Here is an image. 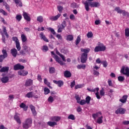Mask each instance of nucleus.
Listing matches in <instances>:
<instances>
[{"label":"nucleus","mask_w":129,"mask_h":129,"mask_svg":"<svg viewBox=\"0 0 129 129\" xmlns=\"http://www.w3.org/2000/svg\"><path fill=\"white\" fill-rule=\"evenodd\" d=\"M81 52H82V53L81 56V63H86L87 61V57L88 56V53L90 52V48H81Z\"/></svg>","instance_id":"nucleus-1"},{"label":"nucleus","mask_w":129,"mask_h":129,"mask_svg":"<svg viewBox=\"0 0 129 129\" xmlns=\"http://www.w3.org/2000/svg\"><path fill=\"white\" fill-rule=\"evenodd\" d=\"M85 8L86 11L88 12L89 11V5L91 8H98V7H100V4L98 2H86L84 3Z\"/></svg>","instance_id":"nucleus-2"},{"label":"nucleus","mask_w":129,"mask_h":129,"mask_svg":"<svg viewBox=\"0 0 129 129\" xmlns=\"http://www.w3.org/2000/svg\"><path fill=\"white\" fill-rule=\"evenodd\" d=\"M32 123H33V119L31 118H27L22 123V126L25 129L30 128L32 126Z\"/></svg>","instance_id":"nucleus-3"},{"label":"nucleus","mask_w":129,"mask_h":129,"mask_svg":"<svg viewBox=\"0 0 129 129\" xmlns=\"http://www.w3.org/2000/svg\"><path fill=\"white\" fill-rule=\"evenodd\" d=\"M120 73L123 74V75H126L127 77H129V68L128 67H125L124 66L122 67L120 70Z\"/></svg>","instance_id":"nucleus-4"},{"label":"nucleus","mask_w":129,"mask_h":129,"mask_svg":"<svg viewBox=\"0 0 129 129\" xmlns=\"http://www.w3.org/2000/svg\"><path fill=\"white\" fill-rule=\"evenodd\" d=\"M126 110L123 108H119L115 112L116 114H124Z\"/></svg>","instance_id":"nucleus-5"},{"label":"nucleus","mask_w":129,"mask_h":129,"mask_svg":"<svg viewBox=\"0 0 129 129\" xmlns=\"http://www.w3.org/2000/svg\"><path fill=\"white\" fill-rule=\"evenodd\" d=\"M25 69V67L24 66L21 65L20 63H17L14 66V70H23V69Z\"/></svg>","instance_id":"nucleus-6"},{"label":"nucleus","mask_w":129,"mask_h":129,"mask_svg":"<svg viewBox=\"0 0 129 129\" xmlns=\"http://www.w3.org/2000/svg\"><path fill=\"white\" fill-rule=\"evenodd\" d=\"M61 17V15L60 14H58L57 15L55 16H50L49 17V20L51 21L52 22L57 21L59 18Z\"/></svg>","instance_id":"nucleus-7"},{"label":"nucleus","mask_w":129,"mask_h":129,"mask_svg":"<svg viewBox=\"0 0 129 129\" xmlns=\"http://www.w3.org/2000/svg\"><path fill=\"white\" fill-rule=\"evenodd\" d=\"M53 83H55V84H56L58 87H62L64 85V83L63 82V81L59 80V81H56L53 80Z\"/></svg>","instance_id":"nucleus-8"},{"label":"nucleus","mask_w":129,"mask_h":129,"mask_svg":"<svg viewBox=\"0 0 129 129\" xmlns=\"http://www.w3.org/2000/svg\"><path fill=\"white\" fill-rule=\"evenodd\" d=\"M98 45L99 46L100 48V52H104L105 50H106V47L104 46L103 43H101L100 42H99Z\"/></svg>","instance_id":"nucleus-9"},{"label":"nucleus","mask_w":129,"mask_h":129,"mask_svg":"<svg viewBox=\"0 0 129 129\" xmlns=\"http://www.w3.org/2000/svg\"><path fill=\"white\" fill-rule=\"evenodd\" d=\"M40 37L41 38V40H43L44 42H46L47 43H49V40H48V38L46 37V36L44 35V33L41 32L39 34Z\"/></svg>","instance_id":"nucleus-10"},{"label":"nucleus","mask_w":129,"mask_h":129,"mask_svg":"<svg viewBox=\"0 0 129 129\" xmlns=\"http://www.w3.org/2000/svg\"><path fill=\"white\" fill-rule=\"evenodd\" d=\"M128 97V96H127V95H123L122 97V98L119 100V101H120V102H121V103H125V102H126L127 100Z\"/></svg>","instance_id":"nucleus-11"},{"label":"nucleus","mask_w":129,"mask_h":129,"mask_svg":"<svg viewBox=\"0 0 129 129\" xmlns=\"http://www.w3.org/2000/svg\"><path fill=\"white\" fill-rule=\"evenodd\" d=\"M32 85H33V80L31 79H28L27 80H26L24 85L26 87H28L29 86H31Z\"/></svg>","instance_id":"nucleus-12"},{"label":"nucleus","mask_w":129,"mask_h":129,"mask_svg":"<svg viewBox=\"0 0 129 129\" xmlns=\"http://www.w3.org/2000/svg\"><path fill=\"white\" fill-rule=\"evenodd\" d=\"M30 108L33 115H34V116H35V115H37V111H36V108L35 107V106H34L33 105H30Z\"/></svg>","instance_id":"nucleus-13"},{"label":"nucleus","mask_w":129,"mask_h":129,"mask_svg":"<svg viewBox=\"0 0 129 129\" xmlns=\"http://www.w3.org/2000/svg\"><path fill=\"white\" fill-rule=\"evenodd\" d=\"M54 58L55 59V61H56V62L60 64V65H63L64 63H63V61L61 60V59L59 58V56H58V55H55Z\"/></svg>","instance_id":"nucleus-14"},{"label":"nucleus","mask_w":129,"mask_h":129,"mask_svg":"<svg viewBox=\"0 0 129 129\" xmlns=\"http://www.w3.org/2000/svg\"><path fill=\"white\" fill-rule=\"evenodd\" d=\"M11 53L13 57H16L17 55H18V50L16 48H13L11 49Z\"/></svg>","instance_id":"nucleus-15"},{"label":"nucleus","mask_w":129,"mask_h":129,"mask_svg":"<svg viewBox=\"0 0 129 129\" xmlns=\"http://www.w3.org/2000/svg\"><path fill=\"white\" fill-rule=\"evenodd\" d=\"M23 16L24 17L25 20L28 21V22H30L31 21V18L29 16V15L27 12H23Z\"/></svg>","instance_id":"nucleus-16"},{"label":"nucleus","mask_w":129,"mask_h":129,"mask_svg":"<svg viewBox=\"0 0 129 129\" xmlns=\"http://www.w3.org/2000/svg\"><path fill=\"white\" fill-rule=\"evenodd\" d=\"M9 80H10V79L8 76L3 77L1 78L2 83H8V82H9Z\"/></svg>","instance_id":"nucleus-17"},{"label":"nucleus","mask_w":129,"mask_h":129,"mask_svg":"<svg viewBox=\"0 0 129 129\" xmlns=\"http://www.w3.org/2000/svg\"><path fill=\"white\" fill-rule=\"evenodd\" d=\"M14 119L17 121V123H19V124H21L22 123V121H21V119L20 118V116L18 115L17 114H16L14 117Z\"/></svg>","instance_id":"nucleus-18"},{"label":"nucleus","mask_w":129,"mask_h":129,"mask_svg":"<svg viewBox=\"0 0 129 129\" xmlns=\"http://www.w3.org/2000/svg\"><path fill=\"white\" fill-rule=\"evenodd\" d=\"M102 114V113H101V112H98L96 113L93 114H92L93 118H94V119H96L97 117H98L99 116H100V115H101Z\"/></svg>","instance_id":"nucleus-19"},{"label":"nucleus","mask_w":129,"mask_h":129,"mask_svg":"<svg viewBox=\"0 0 129 129\" xmlns=\"http://www.w3.org/2000/svg\"><path fill=\"white\" fill-rule=\"evenodd\" d=\"M64 77L66 78H69L71 77V73L69 71H66L64 73Z\"/></svg>","instance_id":"nucleus-20"},{"label":"nucleus","mask_w":129,"mask_h":129,"mask_svg":"<svg viewBox=\"0 0 129 129\" xmlns=\"http://www.w3.org/2000/svg\"><path fill=\"white\" fill-rule=\"evenodd\" d=\"M47 125L49 126H51V127H53V126H55V125H57V122L55 121H49L47 122Z\"/></svg>","instance_id":"nucleus-21"},{"label":"nucleus","mask_w":129,"mask_h":129,"mask_svg":"<svg viewBox=\"0 0 129 129\" xmlns=\"http://www.w3.org/2000/svg\"><path fill=\"white\" fill-rule=\"evenodd\" d=\"M50 119L52 121H59L61 119V118L59 116H53L51 117Z\"/></svg>","instance_id":"nucleus-22"},{"label":"nucleus","mask_w":129,"mask_h":129,"mask_svg":"<svg viewBox=\"0 0 129 129\" xmlns=\"http://www.w3.org/2000/svg\"><path fill=\"white\" fill-rule=\"evenodd\" d=\"M20 107L21 108H23L24 110L26 111V110H28V106L25 104L24 103H21V104L20 105Z\"/></svg>","instance_id":"nucleus-23"},{"label":"nucleus","mask_w":129,"mask_h":129,"mask_svg":"<svg viewBox=\"0 0 129 129\" xmlns=\"http://www.w3.org/2000/svg\"><path fill=\"white\" fill-rule=\"evenodd\" d=\"M2 57L3 58L6 59L7 57H8V52H7V50L6 49H3L2 50Z\"/></svg>","instance_id":"nucleus-24"},{"label":"nucleus","mask_w":129,"mask_h":129,"mask_svg":"<svg viewBox=\"0 0 129 129\" xmlns=\"http://www.w3.org/2000/svg\"><path fill=\"white\" fill-rule=\"evenodd\" d=\"M102 118H103V116H101L100 117H99L96 121L97 123H98L99 124L102 123V122H103V120H102Z\"/></svg>","instance_id":"nucleus-25"},{"label":"nucleus","mask_w":129,"mask_h":129,"mask_svg":"<svg viewBox=\"0 0 129 129\" xmlns=\"http://www.w3.org/2000/svg\"><path fill=\"white\" fill-rule=\"evenodd\" d=\"M3 31L8 39L9 38V34H8V32H7V28L4 26H3Z\"/></svg>","instance_id":"nucleus-26"},{"label":"nucleus","mask_w":129,"mask_h":129,"mask_svg":"<svg viewBox=\"0 0 129 129\" xmlns=\"http://www.w3.org/2000/svg\"><path fill=\"white\" fill-rule=\"evenodd\" d=\"M34 95H33V92H30L27 93V94L25 95V97H27L28 98H32Z\"/></svg>","instance_id":"nucleus-27"},{"label":"nucleus","mask_w":129,"mask_h":129,"mask_svg":"<svg viewBox=\"0 0 129 129\" xmlns=\"http://www.w3.org/2000/svg\"><path fill=\"white\" fill-rule=\"evenodd\" d=\"M9 67H3L1 70H0V72L3 73V72H8L9 71Z\"/></svg>","instance_id":"nucleus-28"},{"label":"nucleus","mask_w":129,"mask_h":129,"mask_svg":"<svg viewBox=\"0 0 129 129\" xmlns=\"http://www.w3.org/2000/svg\"><path fill=\"white\" fill-rule=\"evenodd\" d=\"M16 5H18L19 7H23V4L20 0H13Z\"/></svg>","instance_id":"nucleus-29"},{"label":"nucleus","mask_w":129,"mask_h":129,"mask_svg":"<svg viewBox=\"0 0 129 129\" xmlns=\"http://www.w3.org/2000/svg\"><path fill=\"white\" fill-rule=\"evenodd\" d=\"M57 29V33H62V31H63V29H65L63 26L61 25H58Z\"/></svg>","instance_id":"nucleus-30"},{"label":"nucleus","mask_w":129,"mask_h":129,"mask_svg":"<svg viewBox=\"0 0 129 129\" xmlns=\"http://www.w3.org/2000/svg\"><path fill=\"white\" fill-rule=\"evenodd\" d=\"M81 41V36L80 35H79L77 36V39L76 40V45H77L79 43H80V41Z\"/></svg>","instance_id":"nucleus-31"},{"label":"nucleus","mask_w":129,"mask_h":129,"mask_svg":"<svg viewBox=\"0 0 129 129\" xmlns=\"http://www.w3.org/2000/svg\"><path fill=\"white\" fill-rule=\"evenodd\" d=\"M73 39H74V37H73V35H68L67 36V41H72L73 40Z\"/></svg>","instance_id":"nucleus-32"},{"label":"nucleus","mask_w":129,"mask_h":129,"mask_svg":"<svg viewBox=\"0 0 129 129\" xmlns=\"http://www.w3.org/2000/svg\"><path fill=\"white\" fill-rule=\"evenodd\" d=\"M77 68L78 69H84V70H85V68H86V65H85V64H78V66H77Z\"/></svg>","instance_id":"nucleus-33"},{"label":"nucleus","mask_w":129,"mask_h":129,"mask_svg":"<svg viewBox=\"0 0 129 129\" xmlns=\"http://www.w3.org/2000/svg\"><path fill=\"white\" fill-rule=\"evenodd\" d=\"M37 22H39V23H43V16H38L37 18Z\"/></svg>","instance_id":"nucleus-34"},{"label":"nucleus","mask_w":129,"mask_h":129,"mask_svg":"<svg viewBox=\"0 0 129 129\" xmlns=\"http://www.w3.org/2000/svg\"><path fill=\"white\" fill-rule=\"evenodd\" d=\"M55 98H54V97L52 96H50L47 100L48 101V102H50V103H52V102L54 101V99H55Z\"/></svg>","instance_id":"nucleus-35"},{"label":"nucleus","mask_w":129,"mask_h":129,"mask_svg":"<svg viewBox=\"0 0 129 129\" xmlns=\"http://www.w3.org/2000/svg\"><path fill=\"white\" fill-rule=\"evenodd\" d=\"M96 91L97 92L95 93V95L97 99H100L101 97H100V96H99V93L98 92V91H99V88H97L96 89Z\"/></svg>","instance_id":"nucleus-36"},{"label":"nucleus","mask_w":129,"mask_h":129,"mask_svg":"<svg viewBox=\"0 0 129 129\" xmlns=\"http://www.w3.org/2000/svg\"><path fill=\"white\" fill-rule=\"evenodd\" d=\"M44 94L45 95H47V94H49L50 93V89L48 88H44Z\"/></svg>","instance_id":"nucleus-37"},{"label":"nucleus","mask_w":129,"mask_h":129,"mask_svg":"<svg viewBox=\"0 0 129 129\" xmlns=\"http://www.w3.org/2000/svg\"><path fill=\"white\" fill-rule=\"evenodd\" d=\"M49 72L50 74H53L55 72V68L54 67H50L49 69Z\"/></svg>","instance_id":"nucleus-38"},{"label":"nucleus","mask_w":129,"mask_h":129,"mask_svg":"<svg viewBox=\"0 0 129 129\" xmlns=\"http://www.w3.org/2000/svg\"><path fill=\"white\" fill-rule=\"evenodd\" d=\"M21 39L23 43H25V42L27 41V37H26V35H25L24 34H22L21 35Z\"/></svg>","instance_id":"nucleus-39"},{"label":"nucleus","mask_w":129,"mask_h":129,"mask_svg":"<svg viewBox=\"0 0 129 129\" xmlns=\"http://www.w3.org/2000/svg\"><path fill=\"white\" fill-rule=\"evenodd\" d=\"M114 11H115V12H117L118 14H121L122 10H121L120 8L119 7H116L114 9Z\"/></svg>","instance_id":"nucleus-40"},{"label":"nucleus","mask_w":129,"mask_h":129,"mask_svg":"<svg viewBox=\"0 0 129 129\" xmlns=\"http://www.w3.org/2000/svg\"><path fill=\"white\" fill-rule=\"evenodd\" d=\"M47 30H48V31H50L52 35H56V32H55L54 29L49 27L47 28Z\"/></svg>","instance_id":"nucleus-41"},{"label":"nucleus","mask_w":129,"mask_h":129,"mask_svg":"<svg viewBox=\"0 0 129 129\" xmlns=\"http://www.w3.org/2000/svg\"><path fill=\"white\" fill-rule=\"evenodd\" d=\"M90 100H91V98L89 96H88L86 98V103H87V104H89V103H90Z\"/></svg>","instance_id":"nucleus-42"},{"label":"nucleus","mask_w":129,"mask_h":129,"mask_svg":"<svg viewBox=\"0 0 129 129\" xmlns=\"http://www.w3.org/2000/svg\"><path fill=\"white\" fill-rule=\"evenodd\" d=\"M68 118V119H72V120H75V116L73 114H70Z\"/></svg>","instance_id":"nucleus-43"},{"label":"nucleus","mask_w":129,"mask_h":129,"mask_svg":"<svg viewBox=\"0 0 129 129\" xmlns=\"http://www.w3.org/2000/svg\"><path fill=\"white\" fill-rule=\"evenodd\" d=\"M125 37H129V28H126L125 29Z\"/></svg>","instance_id":"nucleus-44"},{"label":"nucleus","mask_w":129,"mask_h":129,"mask_svg":"<svg viewBox=\"0 0 129 129\" xmlns=\"http://www.w3.org/2000/svg\"><path fill=\"white\" fill-rule=\"evenodd\" d=\"M104 94H105V92H104V89L102 88L100 90V95L101 96H104Z\"/></svg>","instance_id":"nucleus-45"},{"label":"nucleus","mask_w":129,"mask_h":129,"mask_svg":"<svg viewBox=\"0 0 129 129\" xmlns=\"http://www.w3.org/2000/svg\"><path fill=\"white\" fill-rule=\"evenodd\" d=\"M16 47L18 51H20L21 50V44H20V42H17L16 43Z\"/></svg>","instance_id":"nucleus-46"},{"label":"nucleus","mask_w":129,"mask_h":129,"mask_svg":"<svg viewBox=\"0 0 129 129\" xmlns=\"http://www.w3.org/2000/svg\"><path fill=\"white\" fill-rule=\"evenodd\" d=\"M87 37L88 38H92L93 37V33H92V32H89L87 34Z\"/></svg>","instance_id":"nucleus-47"},{"label":"nucleus","mask_w":129,"mask_h":129,"mask_svg":"<svg viewBox=\"0 0 129 129\" xmlns=\"http://www.w3.org/2000/svg\"><path fill=\"white\" fill-rule=\"evenodd\" d=\"M16 19L17 21H18V22H20L21 20H22V15H17L16 17Z\"/></svg>","instance_id":"nucleus-48"},{"label":"nucleus","mask_w":129,"mask_h":129,"mask_svg":"<svg viewBox=\"0 0 129 129\" xmlns=\"http://www.w3.org/2000/svg\"><path fill=\"white\" fill-rule=\"evenodd\" d=\"M13 41H14V42H15V43L16 44L17 43H19L20 42V41H19V39H18V37H13L12 38Z\"/></svg>","instance_id":"nucleus-49"},{"label":"nucleus","mask_w":129,"mask_h":129,"mask_svg":"<svg viewBox=\"0 0 129 129\" xmlns=\"http://www.w3.org/2000/svg\"><path fill=\"white\" fill-rule=\"evenodd\" d=\"M71 7L73 9H76V8H77V4L75 3H72L71 4Z\"/></svg>","instance_id":"nucleus-50"},{"label":"nucleus","mask_w":129,"mask_h":129,"mask_svg":"<svg viewBox=\"0 0 129 129\" xmlns=\"http://www.w3.org/2000/svg\"><path fill=\"white\" fill-rule=\"evenodd\" d=\"M57 10L59 13H61L63 11V7L61 6H57Z\"/></svg>","instance_id":"nucleus-51"},{"label":"nucleus","mask_w":129,"mask_h":129,"mask_svg":"<svg viewBox=\"0 0 129 129\" xmlns=\"http://www.w3.org/2000/svg\"><path fill=\"white\" fill-rule=\"evenodd\" d=\"M79 103L81 105H84V104H86V102L85 101V100H81Z\"/></svg>","instance_id":"nucleus-52"},{"label":"nucleus","mask_w":129,"mask_h":129,"mask_svg":"<svg viewBox=\"0 0 129 129\" xmlns=\"http://www.w3.org/2000/svg\"><path fill=\"white\" fill-rule=\"evenodd\" d=\"M102 64H103V67H104L105 68L107 67V65H108V64L107 63V61H102Z\"/></svg>","instance_id":"nucleus-53"},{"label":"nucleus","mask_w":129,"mask_h":129,"mask_svg":"<svg viewBox=\"0 0 129 129\" xmlns=\"http://www.w3.org/2000/svg\"><path fill=\"white\" fill-rule=\"evenodd\" d=\"M60 26H61V27H62L63 28H65V27H66L67 25H66V21L63 20L62 21V22L61 23Z\"/></svg>","instance_id":"nucleus-54"},{"label":"nucleus","mask_w":129,"mask_h":129,"mask_svg":"<svg viewBox=\"0 0 129 129\" xmlns=\"http://www.w3.org/2000/svg\"><path fill=\"white\" fill-rule=\"evenodd\" d=\"M94 52H100L99 45L95 47Z\"/></svg>","instance_id":"nucleus-55"},{"label":"nucleus","mask_w":129,"mask_h":129,"mask_svg":"<svg viewBox=\"0 0 129 129\" xmlns=\"http://www.w3.org/2000/svg\"><path fill=\"white\" fill-rule=\"evenodd\" d=\"M118 81H120V82L123 81V80H124V77L122 76H119L118 77Z\"/></svg>","instance_id":"nucleus-56"},{"label":"nucleus","mask_w":129,"mask_h":129,"mask_svg":"<svg viewBox=\"0 0 129 129\" xmlns=\"http://www.w3.org/2000/svg\"><path fill=\"white\" fill-rule=\"evenodd\" d=\"M0 13H2L4 16H8V13L3 9H0Z\"/></svg>","instance_id":"nucleus-57"},{"label":"nucleus","mask_w":129,"mask_h":129,"mask_svg":"<svg viewBox=\"0 0 129 129\" xmlns=\"http://www.w3.org/2000/svg\"><path fill=\"white\" fill-rule=\"evenodd\" d=\"M83 87V85H77L75 88V89H78V88H82Z\"/></svg>","instance_id":"nucleus-58"},{"label":"nucleus","mask_w":129,"mask_h":129,"mask_svg":"<svg viewBox=\"0 0 129 129\" xmlns=\"http://www.w3.org/2000/svg\"><path fill=\"white\" fill-rule=\"evenodd\" d=\"M50 94L51 96L53 97V98H57V96L55 95V94H56V93H54L53 91H51L50 92Z\"/></svg>","instance_id":"nucleus-59"},{"label":"nucleus","mask_w":129,"mask_h":129,"mask_svg":"<svg viewBox=\"0 0 129 129\" xmlns=\"http://www.w3.org/2000/svg\"><path fill=\"white\" fill-rule=\"evenodd\" d=\"M93 75H96V76H99V72H97V71H95V70H93Z\"/></svg>","instance_id":"nucleus-60"},{"label":"nucleus","mask_w":129,"mask_h":129,"mask_svg":"<svg viewBox=\"0 0 129 129\" xmlns=\"http://www.w3.org/2000/svg\"><path fill=\"white\" fill-rule=\"evenodd\" d=\"M76 99L77 100V102L78 103H79L80 102V99H81V98L80 97H79V96H76Z\"/></svg>","instance_id":"nucleus-61"},{"label":"nucleus","mask_w":129,"mask_h":129,"mask_svg":"<svg viewBox=\"0 0 129 129\" xmlns=\"http://www.w3.org/2000/svg\"><path fill=\"white\" fill-rule=\"evenodd\" d=\"M121 14H122V16H124V17L126 16L127 12H126L125 10H122L121 12Z\"/></svg>","instance_id":"nucleus-62"},{"label":"nucleus","mask_w":129,"mask_h":129,"mask_svg":"<svg viewBox=\"0 0 129 129\" xmlns=\"http://www.w3.org/2000/svg\"><path fill=\"white\" fill-rule=\"evenodd\" d=\"M75 85V81H73L71 83V88H73L74 87V86Z\"/></svg>","instance_id":"nucleus-63"},{"label":"nucleus","mask_w":129,"mask_h":129,"mask_svg":"<svg viewBox=\"0 0 129 129\" xmlns=\"http://www.w3.org/2000/svg\"><path fill=\"white\" fill-rule=\"evenodd\" d=\"M101 21H100V20H97L95 21V25H99L100 24H101Z\"/></svg>","instance_id":"nucleus-64"}]
</instances>
